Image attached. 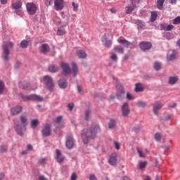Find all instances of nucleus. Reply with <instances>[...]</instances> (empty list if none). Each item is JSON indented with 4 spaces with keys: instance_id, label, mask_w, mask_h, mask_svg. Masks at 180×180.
<instances>
[{
    "instance_id": "nucleus-1",
    "label": "nucleus",
    "mask_w": 180,
    "mask_h": 180,
    "mask_svg": "<svg viewBox=\"0 0 180 180\" xmlns=\"http://www.w3.org/2000/svg\"><path fill=\"white\" fill-rule=\"evenodd\" d=\"M99 131H101V127L98 124H93L89 129L83 130L82 139L84 144H88L91 139H96Z\"/></svg>"
},
{
    "instance_id": "nucleus-2",
    "label": "nucleus",
    "mask_w": 180,
    "mask_h": 180,
    "mask_svg": "<svg viewBox=\"0 0 180 180\" xmlns=\"http://www.w3.org/2000/svg\"><path fill=\"white\" fill-rule=\"evenodd\" d=\"M20 120L22 124H15V130L18 134L20 136L23 135V127L27 126V115L22 114L20 117Z\"/></svg>"
},
{
    "instance_id": "nucleus-3",
    "label": "nucleus",
    "mask_w": 180,
    "mask_h": 180,
    "mask_svg": "<svg viewBox=\"0 0 180 180\" xmlns=\"http://www.w3.org/2000/svg\"><path fill=\"white\" fill-rule=\"evenodd\" d=\"M13 47V44L12 42H7L6 44L4 46L3 48V58L5 61H8L9 54L11 49Z\"/></svg>"
},
{
    "instance_id": "nucleus-4",
    "label": "nucleus",
    "mask_w": 180,
    "mask_h": 180,
    "mask_svg": "<svg viewBox=\"0 0 180 180\" xmlns=\"http://www.w3.org/2000/svg\"><path fill=\"white\" fill-rule=\"evenodd\" d=\"M22 99L23 101H35L36 102H43V101L44 100L43 97L36 94H31L30 96H23Z\"/></svg>"
},
{
    "instance_id": "nucleus-5",
    "label": "nucleus",
    "mask_w": 180,
    "mask_h": 180,
    "mask_svg": "<svg viewBox=\"0 0 180 180\" xmlns=\"http://www.w3.org/2000/svg\"><path fill=\"white\" fill-rule=\"evenodd\" d=\"M53 5V8L57 12L63 11L65 6L64 0H54Z\"/></svg>"
},
{
    "instance_id": "nucleus-6",
    "label": "nucleus",
    "mask_w": 180,
    "mask_h": 180,
    "mask_svg": "<svg viewBox=\"0 0 180 180\" xmlns=\"http://www.w3.org/2000/svg\"><path fill=\"white\" fill-rule=\"evenodd\" d=\"M44 82L49 91H51L54 88V82L50 76H45L44 77Z\"/></svg>"
},
{
    "instance_id": "nucleus-7",
    "label": "nucleus",
    "mask_w": 180,
    "mask_h": 180,
    "mask_svg": "<svg viewBox=\"0 0 180 180\" xmlns=\"http://www.w3.org/2000/svg\"><path fill=\"white\" fill-rule=\"evenodd\" d=\"M42 136L44 137H49L51 134V124H46L44 126L41 131Z\"/></svg>"
},
{
    "instance_id": "nucleus-8",
    "label": "nucleus",
    "mask_w": 180,
    "mask_h": 180,
    "mask_svg": "<svg viewBox=\"0 0 180 180\" xmlns=\"http://www.w3.org/2000/svg\"><path fill=\"white\" fill-rule=\"evenodd\" d=\"M65 146L68 150H71L74 147V139L72 138V135L68 134L66 136V143Z\"/></svg>"
},
{
    "instance_id": "nucleus-9",
    "label": "nucleus",
    "mask_w": 180,
    "mask_h": 180,
    "mask_svg": "<svg viewBox=\"0 0 180 180\" xmlns=\"http://www.w3.org/2000/svg\"><path fill=\"white\" fill-rule=\"evenodd\" d=\"M108 36H109V34H105V35L101 38V41L103 46H105V47H107V49H109L112 46V40L108 39Z\"/></svg>"
},
{
    "instance_id": "nucleus-10",
    "label": "nucleus",
    "mask_w": 180,
    "mask_h": 180,
    "mask_svg": "<svg viewBox=\"0 0 180 180\" xmlns=\"http://www.w3.org/2000/svg\"><path fill=\"white\" fill-rule=\"evenodd\" d=\"M26 8L29 15H34V13H36V9H37V8L34 4L27 3Z\"/></svg>"
},
{
    "instance_id": "nucleus-11",
    "label": "nucleus",
    "mask_w": 180,
    "mask_h": 180,
    "mask_svg": "<svg viewBox=\"0 0 180 180\" xmlns=\"http://www.w3.org/2000/svg\"><path fill=\"white\" fill-rule=\"evenodd\" d=\"M122 113L124 117H127V116H129V115L130 114V108H129L128 103H124V104L122 105Z\"/></svg>"
},
{
    "instance_id": "nucleus-12",
    "label": "nucleus",
    "mask_w": 180,
    "mask_h": 180,
    "mask_svg": "<svg viewBox=\"0 0 180 180\" xmlns=\"http://www.w3.org/2000/svg\"><path fill=\"white\" fill-rule=\"evenodd\" d=\"M60 67L66 75H70L71 74V68H70V65L67 63L61 62Z\"/></svg>"
},
{
    "instance_id": "nucleus-13",
    "label": "nucleus",
    "mask_w": 180,
    "mask_h": 180,
    "mask_svg": "<svg viewBox=\"0 0 180 180\" xmlns=\"http://www.w3.org/2000/svg\"><path fill=\"white\" fill-rule=\"evenodd\" d=\"M152 46L151 43L148 41H142L139 44V47L142 51H147V50H150Z\"/></svg>"
},
{
    "instance_id": "nucleus-14",
    "label": "nucleus",
    "mask_w": 180,
    "mask_h": 180,
    "mask_svg": "<svg viewBox=\"0 0 180 180\" xmlns=\"http://www.w3.org/2000/svg\"><path fill=\"white\" fill-rule=\"evenodd\" d=\"M162 106H163V105H162V103H161V101H156L153 104L154 115H158V112L160 111V109H161V108H162Z\"/></svg>"
},
{
    "instance_id": "nucleus-15",
    "label": "nucleus",
    "mask_w": 180,
    "mask_h": 180,
    "mask_svg": "<svg viewBox=\"0 0 180 180\" xmlns=\"http://www.w3.org/2000/svg\"><path fill=\"white\" fill-rule=\"evenodd\" d=\"M56 160L57 162L61 163L64 160H65V158L61 154V150L56 149Z\"/></svg>"
},
{
    "instance_id": "nucleus-16",
    "label": "nucleus",
    "mask_w": 180,
    "mask_h": 180,
    "mask_svg": "<svg viewBox=\"0 0 180 180\" xmlns=\"http://www.w3.org/2000/svg\"><path fill=\"white\" fill-rule=\"evenodd\" d=\"M108 162L110 165H116V164H117V155L116 153H112L110 157Z\"/></svg>"
},
{
    "instance_id": "nucleus-17",
    "label": "nucleus",
    "mask_w": 180,
    "mask_h": 180,
    "mask_svg": "<svg viewBox=\"0 0 180 180\" xmlns=\"http://www.w3.org/2000/svg\"><path fill=\"white\" fill-rule=\"evenodd\" d=\"M22 106H16L14 107L13 108H11V115L13 116H16V115H19V113H20L22 110Z\"/></svg>"
},
{
    "instance_id": "nucleus-18",
    "label": "nucleus",
    "mask_w": 180,
    "mask_h": 180,
    "mask_svg": "<svg viewBox=\"0 0 180 180\" xmlns=\"http://www.w3.org/2000/svg\"><path fill=\"white\" fill-rule=\"evenodd\" d=\"M118 43L120 44H123L125 47L129 48L130 46H131V43L124 39H122V37H120L117 40Z\"/></svg>"
},
{
    "instance_id": "nucleus-19",
    "label": "nucleus",
    "mask_w": 180,
    "mask_h": 180,
    "mask_svg": "<svg viewBox=\"0 0 180 180\" xmlns=\"http://www.w3.org/2000/svg\"><path fill=\"white\" fill-rule=\"evenodd\" d=\"M176 57V52L175 51H169L167 55V60L172 61V60H175Z\"/></svg>"
},
{
    "instance_id": "nucleus-20",
    "label": "nucleus",
    "mask_w": 180,
    "mask_h": 180,
    "mask_svg": "<svg viewBox=\"0 0 180 180\" xmlns=\"http://www.w3.org/2000/svg\"><path fill=\"white\" fill-rule=\"evenodd\" d=\"M50 51V46H49V44H44L41 46V52L42 54H47Z\"/></svg>"
},
{
    "instance_id": "nucleus-21",
    "label": "nucleus",
    "mask_w": 180,
    "mask_h": 180,
    "mask_svg": "<svg viewBox=\"0 0 180 180\" xmlns=\"http://www.w3.org/2000/svg\"><path fill=\"white\" fill-rule=\"evenodd\" d=\"M117 88L118 89L117 92V97L118 99H120L123 96V94H124V89H123V86H117Z\"/></svg>"
},
{
    "instance_id": "nucleus-22",
    "label": "nucleus",
    "mask_w": 180,
    "mask_h": 180,
    "mask_svg": "<svg viewBox=\"0 0 180 180\" xmlns=\"http://www.w3.org/2000/svg\"><path fill=\"white\" fill-rule=\"evenodd\" d=\"M58 86L60 88H62V89H64L67 88V80L65 79H61L58 81Z\"/></svg>"
},
{
    "instance_id": "nucleus-23",
    "label": "nucleus",
    "mask_w": 180,
    "mask_h": 180,
    "mask_svg": "<svg viewBox=\"0 0 180 180\" xmlns=\"http://www.w3.org/2000/svg\"><path fill=\"white\" fill-rule=\"evenodd\" d=\"M134 9H136L135 4H131V6H127L125 8V10H126L125 13H127V14L131 13L133 11H134Z\"/></svg>"
},
{
    "instance_id": "nucleus-24",
    "label": "nucleus",
    "mask_w": 180,
    "mask_h": 180,
    "mask_svg": "<svg viewBox=\"0 0 180 180\" xmlns=\"http://www.w3.org/2000/svg\"><path fill=\"white\" fill-rule=\"evenodd\" d=\"M115 53H117V54H123L124 53V49L122 46H115L113 49Z\"/></svg>"
},
{
    "instance_id": "nucleus-25",
    "label": "nucleus",
    "mask_w": 180,
    "mask_h": 180,
    "mask_svg": "<svg viewBox=\"0 0 180 180\" xmlns=\"http://www.w3.org/2000/svg\"><path fill=\"white\" fill-rule=\"evenodd\" d=\"M77 56L79 58H86V53L83 50L77 51Z\"/></svg>"
},
{
    "instance_id": "nucleus-26",
    "label": "nucleus",
    "mask_w": 180,
    "mask_h": 180,
    "mask_svg": "<svg viewBox=\"0 0 180 180\" xmlns=\"http://www.w3.org/2000/svg\"><path fill=\"white\" fill-rule=\"evenodd\" d=\"M11 8H13V9H15V11H18V9H20L22 8V3L20 1L13 3L11 4Z\"/></svg>"
},
{
    "instance_id": "nucleus-27",
    "label": "nucleus",
    "mask_w": 180,
    "mask_h": 180,
    "mask_svg": "<svg viewBox=\"0 0 180 180\" xmlns=\"http://www.w3.org/2000/svg\"><path fill=\"white\" fill-rule=\"evenodd\" d=\"M72 68L74 77H76L77 74H78V65H77V63L73 62L72 63Z\"/></svg>"
},
{
    "instance_id": "nucleus-28",
    "label": "nucleus",
    "mask_w": 180,
    "mask_h": 180,
    "mask_svg": "<svg viewBox=\"0 0 180 180\" xmlns=\"http://www.w3.org/2000/svg\"><path fill=\"white\" fill-rule=\"evenodd\" d=\"M30 41L24 39L21 41L20 43V48L21 49H27V47H29V44H30Z\"/></svg>"
},
{
    "instance_id": "nucleus-29",
    "label": "nucleus",
    "mask_w": 180,
    "mask_h": 180,
    "mask_svg": "<svg viewBox=\"0 0 180 180\" xmlns=\"http://www.w3.org/2000/svg\"><path fill=\"white\" fill-rule=\"evenodd\" d=\"M178 82V77H170L169 78V85H175Z\"/></svg>"
},
{
    "instance_id": "nucleus-30",
    "label": "nucleus",
    "mask_w": 180,
    "mask_h": 180,
    "mask_svg": "<svg viewBox=\"0 0 180 180\" xmlns=\"http://www.w3.org/2000/svg\"><path fill=\"white\" fill-rule=\"evenodd\" d=\"M58 70H60V68H58L54 65H51L49 67V71L50 72H57V71H58Z\"/></svg>"
},
{
    "instance_id": "nucleus-31",
    "label": "nucleus",
    "mask_w": 180,
    "mask_h": 180,
    "mask_svg": "<svg viewBox=\"0 0 180 180\" xmlns=\"http://www.w3.org/2000/svg\"><path fill=\"white\" fill-rule=\"evenodd\" d=\"M164 2H165V0H157V8L159 9V11L162 9V6H164Z\"/></svg>"
},
{
    "instance_id": "nucleus-32",
    "label": "nucleus",
    "mask_w": 180,
    "mask_h": 180,
    "mask_svg": "<svg viewBox=\"0 0 180 180\" xmlns=\"http://www.w3.org/2000/svg\"><path fill=\"white\" fill-rule=\"evenodd\" d=\"M143 89L144 88H143V84H141V83H138L136 84V87H135L136 92H142Z\"/></svg>"
},
{
    "instance_id": "nucleus-33",
    "label": "nucleus",
    "mask_w": 180,
    "mask_h": 180,
    "mask_svg": "<svg viewBox=\"0 0 180 180\" xmlns=\"http://www.w3.org/2000/svg\"><path fill=\"white\" fill-rule=\"evenodd\" d=\"M39 120L34 119L31 121V127L32 129H36L39 126Z\"/></svg>"
},
{
    "instance_id": "nucleus-34",
    "label": "nucleus",
    "mask_w": 180,
    "mask_h": 180,
    "mask_svg": "<svg viewBox=\"0 0 180 180\" xmlns=\"http://www.w3.org/2000/svg\"><path fill=\"white\" fill-rule=\"evenodd\" d=\"M137 26L139 30L146 29V25L140 20H136Z\"/></svg>"
},
{
    "instance_id": "nucleus-35",
    "label": "nucleus",
    "mask_w": 180,
    "mask_h": 180,
    "mask_svg": "<svg viewBox=\"0 0 180 180\" xmlns=\"http://www.w3.org/2000/svg\"><path fill=\"white\" fill-rule=\"evenodd\" d=\"M64 34H65V29H64L63 27L58 28V31H57V35L58 36H64Z\"/></svg>"
},
{
    "instance_id": "nucleus-36",
    "label": "nucleus",
    "mask_w": 180,
    "mask_h": 180,
    "mask_svg": "<svg viewBox=\"0 0 180 180\" xmlns=\"http://www.w3.org/2000/svg\"><path fill=\"white\" fill-rule=\"evenodd\" d=\"M109 129H115L116 127V121L111 120L108 124Z\"/></svg>"
},
{
    "instance_id": "nucleus-37",
    "label": "nucleus",
    "mask_w": 180,
    "mask_h": 180,
    "mask_svg": "<svg viewBox=\"0 0 180 180\" xmlns=\"http://www.w3.org/2000/svg\"><path fill=\"white\" fill-rule=\"evenodd\" d=\"M19 86H20V88H21L22 89H25V90H29V89H30V88L29 87V84H27V83L23 84L22 82H20V83L19 84Z\"/></svg>"
},
{
    "instance_id": "nucleus-38",
    "label": "nucleus",
    "mask_w": 180,
    "mask_h": 180,
    "mask_svg": "<svg viewBox=\"0 0 180 180\" xmlns=\"http://www.w3.org/2000/svg\"><path fill=\"white\" fill-rule=\"evenodd\" d=\"M157 12L153 11L151 13V15H150V22H154L155 20H157Z\"/></svg>"
},
{
    "instance_id": "nucleus-39",
    "label": "nucleus",
    "mask_w": 180,
    "mask_h": 180,
    "mask_svg": "<svg viewBox=\"0 0 180 180\" xmlns=\"http://www.w3.org/2000/svg\"><path fill=\"white\" fill-rule=\"evenodd\" d=\"M91 110H87L85 112V120H86L88 122V120H89V119H91Z\"/></svg>"
},
{
    "instance_id": "nucleus-40",
    "label": "nucleus",
    "mask_w": 180,
    "mask_h": 180,
    "mask_svg": "<svg viewBox=\"0 0 180 180\" xmlns=\"http://www.w3.org/2000/svg\"><path fill=\"white\" fill-rule=\"evenodd\" d=\"M171 119H172V115L167 114L166 115L164 116L162 120H163V122H168V120H171Z\"/></svg>"
},
{
    "instance_id": "nucleus-41",
    "label": "nucleus",
    "mask_w": 180,
    "mask_h": 180,
    "mask_svg": "<svg viewBox=\"0 0 180 180\" xmlns=\"http://www.w3.org/2000/svg\"><path fill=\"white\" fill-rule=\"evenodd\" d=\"M139 166L140 169H144L147 167V162H139Z\"/></svg>"
},
{
    "instance_id": "nucleus-42",
    "label": "nucleus",
    "mask_w": 180,
    "mask_h": 180,
    "mask_svg": "<svg viewBox=\"0 0 180 180\" xmlns=\"http://www.w3.org/2000/svg\"><path fill=\"white\" fill-rule=\"evenodd\" d=\"M161 139H162V135L160 133H157L155 134V139L156 141H161Z\"/></svg>"
},
{
    "instance_id": "nucleus-43",
    "label": "nucleus",
    "mask_w": 180,
    "mask_h": 180,
    "mask_svg": "<svg viewBox=\"0 0 180 180\" xmlns=\"http://www.w3.org/2000/svg\"><path fill=\"white\" fill-rule=\"evenodd\" d=\"M137 106L139 108H146L147 106V103L144 101H139L137 103Z\"/></svg>"
},
{
    "instance_id": "nucleus-44",
    "label": "nucleus",
    "mask_w": 180,
    "mask_h": 180,
    "mask_svg": "<svg viewBox=\"0 0 180 180\" xmlns=\"http://www.w3.org/2000/svg\"><path fill=\"white\" fill-rule=\"evenodd\" d=\"M8 151V146H0V152L4 154V153H6Z\"/></svg>"
},
{
    "instance_id": "nucleus-45",
    "label": "nucleus",
    "mask_w": 180,
    "mask_h": 180,
    "mask_svg": "<svg viewBox=\"0 0 180 180\" xmlns=\"http://www.w3.org/2000/svg\"><path fill=\"white\" fill-rule=\"evenodd\" d=\"M72 6L73 7V12H78V4L73 1L72 3Z\"/></svg>"
},
{
    "instance_id": "nucleus-46",
    "label": "nucleus",
    "mask_w": 180,
    "mask_h": 180,
    "mask_svg": "<svg viewBox=\"0 0 180 180\" xmlns=\"http://www.w3.org/2000/svg\"><path fill=\"white\" fill-rule=\"evenodd\" d=\"M154 68L155 70H156V71L161 70V63L155 62L154 65Z\"/></svg>"
},
{
    "instance_id": "nucleus-47",
    "label": "nucleus",
    "mask_w": 180,
    "mask_h": 180,
    "mask_svg": "<svg viewBox=\"0 0 180 180\" xmlns=\"http://www.w3.org/2000/svg\"><path fill=\"white\" fill-rule=\"evenodd\" d=\"M54 3V0H45L46 6H51Z\"/></svg>"
},
{
    "instance_id": "nucleus-48",
    "label": "nucleus",
    "mask_w": 180,
    "mask_h": 180,
    "mask_svg": "<svg viewBox=\"0 0 180 180\" xmlns=\"http://www.w3.org/2000/svg\"><path fill=\"white\" fill-rule=\"evenodd\" d=\"M179 24H180V16H178L173 20V25H179Z\"/></svg>"
},
{
    "instance_id": "nucleus-49",
    "label": "nucleus",
    "mask_w": 180,
    "mask_h": 180,
    "mask_svg": "<svg viewBox=\"0 0 180 180\" xmlns=\"http://www.w3.org/2000/svg\"><path fill=\"white\" fill-rule=\"evenodd\" d=\"M55 122L57 124H60V123H61V122H63V117L59 116V117H56Z\"/></svg>"
},
{
    "instance_id": "nucleus-50",
    "label": "nucleus",
    "mask_w": 180,
    "mask_h": 180,
    "mask_svg": "<svg viewBox=\"0 0 180 180\" xmlns=\"http://www.w3.org/2000/svg\"><path fill=\"white\" fill-rule=\"evenodd\" d=\"M4 88H5V84H4V82L0 81V94H2V92H4Z\"/></svg>"
},
{
    "instance_id": "nucleus-51",
    "label": "nucleus",
    "mask_w": 180,
    "mask_h": 180,
    "mask_svg": "<svg viewBox=\"0 0 180 180\" xmlns=\"http://www.w3.org/2000/svg\"><path fill=\"white\" fill-rule=\"evenodd\" d=\"M167 24H165V23H163V24H161L160 25V29H161V30H165V31H167Z\"/></svg>"
},
{
    "instance_id": "nucleus-52",
    "label": "nucleus",
    "mask_w": 180,
    "mask_h": 180,
    "mask_svg": "<svg viewBox=\"0 0 180 180\" xmlns=\"http://www.w3.org/2000/svg\"><path fill=\"white\" fill-rule=\"evenodd\" d=\"M137 151L141 158H144V157H146V155H144V153H143V152L140 150V149L137 148Z\"/></svg>"
},
{
    "instance_id": "nucleus-53",
    "label": "nucleus",
    "mask_w": 180,
    "mask_h": 180,
    "mask_svg": "<svg viewBox=\"0 0 180 180\" xmlns=\"http://www.w3.org/2000/svg\"><path fill=\"white\" fill-rule=\"evenodd\" d=\"M46 161H47V158H41L39 161V164L44 165L46 164Z\"/></svg>"
},
{
    "instance_id": "nucleus-54",
    "label": "nucleus",
    "mask_w": 180,
    "mask_h": 180,
    "mask_svg": "<svg viewBox=\"0 0 180 180\" xmlns=\"http://www.w3.org/2000/svg\"><path fill=\"white\" fill-rule=\"evenodd\" d=\"M110 60H112V61H117V56H116V54H112L110 56Z\"/></svg>"
},
{
    "instance_id": "nucleus-55",
    "label": "nucleus",
    "mask_w": 180,
    "mask_h": 180,
    "mask_svg": "<svg viewBox=\"0 0 180 180\" xmlns=\"http://www.w3.org/2000/svg\"><path fill=\"white\" fill-rule=\"evenodd\" d=\"M127 99H128L129 101H131V99H134V97L131 94L127 93Z\"/></svg>"
},
{
    "instance_id": "nucleus-56",
    "label": "nucleus",
    "mask_w": 180,
    "mask_h": 180,
    "mask_svg": "<svg viewBox=\"0 0 180 180\" xmlns=\"http://www.w3.org/2000/svg\"><path fill=\"white\" fill-rule=\"evenodd\" d=\"M68 108L69 109V110H72V109H74V103H69L68 105Z\"/></svg>"
},
{
    "instance_id": "nucleus-57",
    "label": "nucleus",
    "mask_w": 180,
    "mask_h": 180,
    "mask_svg": "<svg viewBox=\"0 0 180 180\" xmlns=\"http://www.w3.org/2000/svg\"><path fill=\"white\" fill-rule=\"evenodd\" d=\"M116 150H120V144L117 142H114Z\"/></svg>"
},
{
    "instance_id": "nucleus-58",
    "label": "nucleus",
    "mask_w": 180,
    "mask_h": 180,
    "mask_svg": "<svg viewBox=\"0 0 180 180\" xmlns=\"http://www.w3.org/2000/svg\"><path fill=\"white\" fill-rule=\"evenodd\" d=\"M89 179L90 180H98V179H96V176H95V174H91L89 176Z\"/></svg>"
},
{
    "instance_id": "nucleus-59",
    "label": "nucleus",
    "mask_w": 180,
    "mask_h": 180,
    "mask_svg": "<svg viewBox=\"0 0 180 180\" xmlns=\"http://www.w3.org/2000/svg\"><path fill=\"white\" fill-rule=\"evenodd\" d=\"M71 180H77V174H75V173L72 174Z\"/></svg>"
},
{
    "instance_id": "nucleus-60",
    "label": "nucleus",
    "mask_w": 180,
    "mask_h": 180,
    "mask_svg": "<svg viewBox=\"0 0 180 180\" xmlns=\"http://www.w3.org/2000/svg\"><path fill=\"white\" fill-rule=\"evenodd\" d=\"M140 0H131V5H136V4H139Z\"/></svg>"
},
{
    "instance_id": "nucleus-61",
    "label": "nucleus",
    "mask_w": 180,
    "mask_h": 180,
    "mask_svg": "<svg viewBox=\"0 0 180 180\" xmlns=\"http://www.w3.org/2000/svg\"><path fill=\"white\" fill-rule=\"evenodd\" d=\"M167 31L172 30V29H174V25H167Z\"/></svg>"
},
{
    "instance_id": "nucleus-62",
    "label": "nucleus",
    "mask_w": 180,
    "mask_h": 180,
    "mask_svg": "<svg viewBox=\"0 0 180 180\" xmlns=\"http://www.w3.org/2000/svg\"><path fill=\"white\" fill-rule=\"evenodd\" d=\"M5 179V174L4 173H0V180H4Z\"/></svg>"
},
{
    "instance_id": "nucleus-63",
    "label": "nucleus",
    "mask_w": 180,
    "mask_h": 180,
    "mask_svg": "<svg viewBox=\"0 0 180 180\" xmlns=\"http://www.w3.org/2000/svg\"><path fill=\"white\" fill-rule=\"evenodd\" d=\"M165 153H169V146L165 147Z\"/></svg>"
},
{
    "instance_id": "nucleus-64",
    "label": "nucleus",
    "mask_w": 180,
    "mask_h": 180,
    "mask_svg": "<svg viewBox=\"0 0 180 180\" xmlns=\"http://www.w3.org/2000/svg\"><path fill=\"white\" fill-rule=\"evenodd\" d=\"M39 180H47V179H46V178L44 177V176H39Z\"/></svg>"
}]
</instances>
